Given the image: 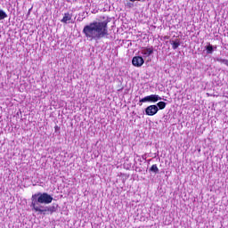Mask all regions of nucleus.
<instances>
[{
	"mask_svg": "<svg viewBox=\"0 0 228 228\" xmlns=\"http://www.w3.org/2000/svg\"><path fill=\"white\" fill-rule=\"evenodd\" d=\"M157 108H159V110H165V108H167V102H159L157 103Z\"/></svg>",
	"mask_w": 228,
	"mask_h": 228,
	"instance_id": "nucleus-10",
	"label": "nucleus"
},
{
	"mask_svg": "<svg viewBox=\"0 0 228 228\" xmlns=\"http://www.w3.org/2000/svg\"><path fill=\"white\" fill-rule=\"evenodd\" d=\"M70 20H72V13L65 12L63 18L61 20V22L67 24L68 22H70Z\"/></svg>",
	"mask_w": 228,
	"mask_h": 228,
	"instance_id": "nucleus-8",
	"label": "nucleus"
},
{
	"mask_svg": "<svg viewBox=\"0 0 228 228\" xmlns=\"http://www.w3.org/2000/svg\"><path fill=\"white\" fill-rule=\"evenodd\" d=\"M87 40H101L110 35L108 33V20L93 21L86 25L82 31Z\"/></svg>",
	"mask_w": 228,
	"mask_h": 228,
	"instance_id": "nucleus-1",
	"label": "nucleus"
},
{
	"mask_svg": "<svg viewBox=\"0 0 228 228\" xmlns=\"http://www.w3.org/2000/svg\"><path fill=\"white\" fill-rule=\"evenodd\" d=\"M131 3H134V1H142V0H129Z\"/></svg>",
	"mask_w": 228,
	"mask_h": 228,
	"instance_id": "nucleus-16",
	"label": "nucleus"
},
{
	"mask_svg": "<svg viewBox=\"0 0 228 228\" xmlns=\"http://www.w3.org/2000/svg\"><path fill=\"white\" fill-rule=\"evenodd\" d=\"M8 17V14L3 10H0V20H3L4 19H6Z\"/></svg>",
	"mask_w": 228,
	"mask_h": 228,
	"instance_id": "nucleus-12",
	"label": "nucleus"
},
{
	"mask_svg": "<svg viewBox=\"0 0 228 228\" xmlns=\"http://www.w3.org/2000/svg\"><path fill=\"white\" fill-rule=\"evenodd\" d=\"M206 50L208 54H213V45H208V46H206Z\"/></svg>",
	"mask_w": 228,
	"mask_h": 228,
	"instance_id": "nucleus-13",
	"label": "nucleus"
},
{
	"mask_svg": "<svg viewBox=\"0 0 228 228\" xmlns=\"http://www.w3.org/2000/svg\"><path fill=\"white\" fill-rule=\"evenodd\" d=\"M158 101H161V97L158 94H151L141 99L140 102H158Z\"/></svg>",
	"mask_w": 228,
	"mask_h": 228,
	"instance_id": "nucleus-4",
	"label": "nucleus"
},
{
	"mask_svg": "<svg viewBox=\"0 0 228 228\" xmlns=\"http://www.w3.org/2000/svg\"><path fill=\"white\" fill-rule=\"evenodd\" d=\"M58 207L50 206L37 208V210H36L35 213H38V215H53V213H56Z\"/></svg>",
	"mask_w": 228,
	"mask_h": 228,
	"instance_id": "nucleus-3",
	"label": "nucleus"
},
{
	"mask_svg": "<svg viewBox=\"0 0 228 228\" xmlns=\"http://www.w3.org/2000/svg\"><path fill=\"white\" fill-rule=\"evenodd\" d=\"M164 38H165V40H168V38H170V37L165 36Z\"/></svg>",
	"mask_w": 228,
	"mask_h": 228,
	"instance_id": "nucleus-15",
	"label": "nucleus"
},
{
	"mask_svg": "<svg viewBox=\"0 0 228 228\" xmlns=\"http://www.w3.org/2000/svg\"><path fill=\"white\" fill-rule=\"evenodd\" d=\"M154 53V48L152 47H144L142 49L141 51V54H142V56H144L145 58H149V56H151V54H152Z\"/></svg>",
	"mask_w": 228,
	"mask_h": 228,
	"instance_id": "nucleus-7",
	"label": "nucleus"
},
{
	"mask_svg": "<svg viewBox=\"0 0 228 228\" xmlns=\"http://www.w3.org/2000/svg\"><path fill=\"white\" fill-rule=\"evenodd\" d=\"M171 45H172V49L175 50L179 47V45H181V42L179 41V39H176L175 41H172Z\"/></svg>",
	"mask_w": 228,
	"mask_h": 228,
	"instance_id": "nucleus-9",
	"label": "nucleus"
},
{
	"mask_svg": "<svg viewBox=\"0 0 228 228\" xmlns=\"http://www.w3.org/2000/svg\"><path fill=\"white\" fill-rule=\"evenodd\" d=\"M150 172H153L154 174H158L159 172V168H158V165L153 164L150 168Z\"/></svg>",
	"mask_w": 228,
	"mask_h": 228,
	"instance_id": "nucleus-11",
	"label": "nucleus"
},
{
	"mask_svg": "<svg viewBox=\"0 0 228 228\" xmlns=\"http://www.w3.org/2000/svg\"><path fill=\"white\" fill-rule=\"evenodd\" d=\"M51 202H53V196L47 192H37L31 197L30 208L32 211H37L41 208H44L41 204H51Z\"/></svg>",
	"mask_w": 228,
	"mask_h": 228,
	"instance_id": "nucleus-2",
	"label": "nucleus"
},
{
	"mask_svg": "<svg viewBox=\"0 0 228 228\" xmlns=\"http://www.w3.org/2000/svg\"><path fill=\"white\" fill-rule=\"evenodd\" d=\"M158 111H159L158 105H150L145 109V113L148 117H154Z\"/></svg>",
	"mask_w": 228,
	"mask_h": 228,
	"instance_id": "nucleus-5",
	"label": "nucleus"
},
{
	"mask_svg": "<svg viewBox=\"0 0 228 228\" xmlns=\"http://www.w3.org/2000/svg\"><path fill=\"white\" fill-rule=\"evenodd\" d=\"M145 63V61L143 60V57L142 56H134L132 59V64L134 67H142Z\"/></svg>",
	"mask_w": 228,
	"mask_h": 228,
	"instance_id": "nucleus-6",
	"label": "nucleus"
},
{
	"mask_svg": "<svg viewBox=\"0 0 228 228\" xmlns=\"http://www.w3.org/2000/svg\"><path fill=\"white\" fill-rule=\"evenodd\" d=\"M54 130H55V133H56L57 131H60V126H58V125H56V126H54Z\"/></svg>",
	"mask_w": 228,
	"mask_h": 228,
	"instance_id": "nucleus-14",
	"label": "nucleus"
}]
</instances>
